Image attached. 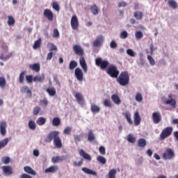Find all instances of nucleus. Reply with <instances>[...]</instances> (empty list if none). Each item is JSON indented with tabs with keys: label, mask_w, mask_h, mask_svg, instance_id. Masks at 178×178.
<instances>
[{
	"label": "nucleus",
	"mask_w": 178,
	"mask_h": 178,
	"mask_svg": "<svg viewBox=\"0 0 178 178\" xmlns=\"http://www.w3.org/2000/svg\"><path fill=\"white\" fill-rule=\"evenodd\" d=\"M110 47L111 48H112L113 49H115V48H118V44H116V42H115L114 40L111 41V42L110 43Z\"/></svg>",
	"instance_id": "nucleus-63"
},
{
	"label": "nucleus",
	"mask_w": 178,
	"mask_h": 178,
	"mask_svg": "<svg viewBox=\"0 0 178 178\" xmlns=\"http://www.w3.org/2000/svg\"><path fill=\"white\" fill-rule=\"evenodd\" d=\"M116 173H118L116 169H111L108 172V178H116Z\"/></svg>",
	"instance_id": "nucleus-35"
},
{
	"label": "nucleus",
	"mask_w": 178,
	"mask_h": 178,
	"mask_svg": "<svg viewBox=\"0 0 178 178\" xmlns=\"http://www.w3.org/2000/svg\"><path fill=\"white\" fill-rule=\"evenodd\" d=\"M72 132V128L70 127H67V128H65L64 129V134H70V133Z\"/></svg>",
	"instance_id": "nucleus-62"
},
{
	"label": "nucleus",
	"mask_w": 178,
	"mask_h": 178,
	"mask_svg": "<svg viewBox=\"0 0 178 178\" xmlns=\"http://www.w3.org/2000/svg\"><path fill=\"white\" fill-rule=\"evenodd\" d=\"M88 140V141H94V140H95V135H94L92 130L89 131Z\"/></svg>",
	"instance_id": "nucleus-41"
},
{
	"label": "nucleus",
	"mask_w": 178,
	"mask_h": 178,
	"mask_svg": "<svg viewBox=\"0 0 178 178\" xmlns=\"http://www.w3.org/2000/svg\"><path fill=\"white\" fill-rule=\"evenodd\" d=\"M120 37L122 40H124L125 38H127V37H129V33H127V31H124L120 33Z\"/></svg>",
	"instance_id": "nucleus-52"
},
{
	"label": "nucleus",
	"mask_w": 178,
	"mask_h": 178,
	"mask_svg": "<svg viewBox=\"0 0 178 178\" xmlns=\"http://www.w3.org/2000/svg\"><path fill=\"white\" fill-rule=\"evenodd\" d=\"M6 86V80L3 77H0V87L3 88Z\"/></svg>",
	"instance_id": "nucleus-51"
},
{
	"label": "nucleus",
	"mask_w": 178,
	"mask_h": 178,
	"mask_svg": "<svg viewBox=\"0 0 178 178\" xmlns=\"http://www.w3.org/2000/svg\"><path fill=\"white\" fill-rule=\"evenodd\" d=\"M46 91L49 93L50 97H55V95H56V90H55L54 88H47Z\"/></svg>",
	"instance_id": "nucleus-30"
},
{
	"label": "nucleus",
	"mask_w": 178,
	"mask_h": 178,
	"mask_svg": "<svg viewBox=\"0 0 178 178\" xmlns=\"http://www.w3.org/2000/svg\"><path fill=\"white\" fill-rule=\"evenodd\" d=\"M26 82L29 84H31V83H33V81H34V79L33 78V75H26Z\"/></svg>",
	"instance_id": "nucleus-50"
},
{
	"label": "nucleus",
	"mask_w": 178,
	"mask_h": 178,
	"mask_svg": "<svg viewBox=\"0 0 178 178\" xmlns=\"http://www.w3.org/2000/svg\"><path fill=\"white\" fill-rule=\"evenodd\" d=\"M79 155L83 158V159H86V161H88L89 162L91 161V156L84 152L83 149H80L79 150Z\"/></svg>",
	"instance_id": "nucleus-17"
},
{
	"label": "nucleus",
	"mask_w": 178,
	"mask_h": 178,
	"mask_svg": "<svg viewBox=\"0 0 178 178\" xmlns=\"http://www.w3.org/2000/svg\"><path fill=\"white\" fill-rule=\"evenodd\" d=\"M42 42V40L40 38L38 40H36L33 46V49H38L41 47V43Z\"/></svg>",
	"instance_id": "nucleus-29"
},
{
	"label": "nucleus",
	"mask_w": 178,
	"mask_h": 178,
	"mask_svg": "<svg viewBox=\"0 0 178 178\" xmlns=\"http://www.w3.org/2000/svg\"><path fill=\"white\" fill-rule=\"evenodd\" d=\"M29 128L31 130H35V129H37V124H35V122L33 121V120H30L29 122Z\"/></svg>",
	"instance_id": "nucleus-37"
},
{
	"label": "nucleus",
	"mask_w": 178,
	"mask_h": 178,
	"mask_svg": "<svg viewBox=\"0 0 178 178\" xmlns=\"http://www.w3.org/2000/svg\"><path fill=\"white\" fill-rule=\"evenodd\" d=\"M79 63L84 73H87L88 68L87 67V63H86V59L84 58V56H81L79 58Z\"/></svg>",
	"instance_id": "nucleus-13"
},
{
	"label": "nucleus",
	"mask_w": 178,
	"mask_h": 178,
	"mask_svg": "<svg viewBox=\"0 0 178 178\" xmlns=\"http://www.w3.org/2000/svg\"><path fill=\"white\" fill-rule=\"evenodd\" d=\"M41 111V107L36 106L35 107L33 108V115L35 116H37L38 113Z\"/></svg>",
	"instance_id": "nucleus-48"
},
{
	"label": "nucleus",
	"mask_w": 178,
	"mask_h": 178,
	"mask_svg": "<svg viewBox=\"0 0 178 178\" xmlns=\"http://www.w3.org/2000/svg\"><path fill=\"white\" fill-rule=\"evenodd\" d=\"M76 67H77V62H76L75 60H72L70 63V65H69L70 70H74Z\"/></svg>",
	"instance_id": "nucleus-40"
},
{
	"label": "nucleus",
	"mask_w": 178,
	"mask_h": 178,
	"mask_svg": "<svg viewBox=\"0 0 178 178\" xmlns=\"http://www.w3.org/2000/svg\"><path fill=\"white\" fill-rule=\"evenodd\" d=\"M9 143V139L8 138H4L3 140L0 141V149L1 148H5L6 145H8V143Z\"/></svg>",
	"instance_id": "nucleus-31"
},
{
	"label": "nucleus",
	"mask_w": 178,
	"mask_h": 178,
	"mask_svg": "<svg viewBox=\"0 0 178 178\" xmlns=\"http://www.w3.org/2000/svg\"><path fill=\"white\" fill-rule=\"evenodd\" d=\"M60 134L59 131H51L45 138L44 143H52L53 140L56 148L60 149L63 147V145L62 144V139L59 136Z\"/></svg>",
	"instance_id": "nucleus-1"
},
{
	"label": "nucleus",
	"mask_w": 178,
	"mask_h": 178,
	"mask_svg": "<svg viewBox=\"0 0 178 178\" xmlns=\"http://www.w3.org/2000/svg\"><path fill=\"white\" fill-rule=\"evenodd\" d=\"M63 161H65V156H54L51 159V162L53 163H58L59 162H63Z\"/></svg>",
	"instance_id": "nucleus-20"
},
{
	"label": "nucleus",
	"mask_w": 178,
	"mask_h": 178,
	"mask_svg": "<svg viewBox=\"0 0 178 178\" xmlns=\"http://www.w3.org/2000/svg\"><path fill=\"white\" fill-rule=\"evenodd\" d=\"M43 15L46 19H49V22H52L54 20V13L49 9H45L44 10Z\"/></svg>",
	"instance_id": "nucleus-12"
},
{
	"label": "nucleus",
	"mask_w": 178,
	"mask_h": 178,
	"mask_svg": "<svg viewBox=\"0 0 178 178\" xmlns=\"http://www.w3.org/2000/svg\"><path fill=\"white\" fill-rule=\"evenodd\" d=\"M8 21L7 23L9 26H14L15 25V18L12 15L8 16Z\"/></svg>",
	"instance_id": "nucleus-38"
},
{
	"label": "nucleus",
	"mask_w": 178,
	"mask_h": 178,
	"mask_svg": "<svg viewBox=\"0 0 178 178\" xmlns=\"http://www.w3.org/2000/svg\"><path fill=\"white\" fill-rule=\"evenodd\" d=\"M74 74L79 81H83V77H84V74H83L81 69L79 67L76 68L74 70Z\"/></svg>",
	"instance_id": "nucleus-11"
},
{
	"label": "nucleus",
	"mask_w": 178,
	"mask_h": 178,
	"mask_svg": "<svg viewBox=\"0 0 178 178\" xmlns=\"http://www.w3.org/2000/svg\"><path fill=\"white\" fill-rule=\"evenodd\" d=\"M117 81L118 83H120V86H122L123 87L128 86L130 81V76H129V72H121L118 78L117 79Z\"/></svg>",
	"instance_id": "nucleus-2"
},
{
	"label": "nucleus",
	"mask_w": 178,
	"mask_h": 178,
	"mask_svg": "<svg viewBox=\"0 0 178 178\" xmlns=\"http://www.w3.org/2000/svg\"><path fill=\"white\" fill-rule=\"evenodd\" d=\"M97 160L98 162H100V163H102V165H105V163H106V159L102 156H97Z\"/></svg>",
	"instance_id": "nucleus-44"
},
{
	"label": "nucleus",
	"mask_w": 178,
	"mask_h": 178,
	"mask_svg": "<svg viewBox=\"0 0 178 178\" xmlns=\"http://www.w3.org/2000/svg\"><path fill=\"white\" fill-rule=\"evenodd\" d=\"M12 56H13V52H10L6 56H3V54L0 55V59L1 60H8L9 58H12Z\"/></svg>",
	"instance_id": "nucleus-34"
},
{
	"label": "nucleus",
	"mask_w": 178,
	"mask_h": 178,
	"mask_svg": "<svg viewBox=\"0 0 178 178\" xmlns=\"http://www.w3.org/2000/svg\"><path fill=\"white\" fill-rule=\"evenodd\" d=\"M1 169L3 170V173H4L6 176H12V174L13 173V168H12V166L3 165Z\"/></svg>",
	"instance_id": "nucleus-9"
},
{
	"label": "nucleus",
	"mask_w": 178,
	"mask_h": 178,
	"mask_svg": "<svg viewBox=\"0 0 178 178\" xmlns=\"http://www.w3.org/2000/svg\"><path fill=\"white\" fill-rule=\"evenodd\" d=\"M99 151L101 155H105V154H106L105 147L104 146H100L99 148Z\"/></svg>",
	"instance_id": "nucleus-61"
},
{
	"label": "nucleus",
	"mask_w": 178,
	"mask_h": 178,
	"mask_svg": "<svg viewBox=\"0 0 178 178\" xmlns=\"http://www.w3.org/2000/svg\"><path fill=\"white\" fill-rule=\"evenodd\" d=\"M135 99L137 102H143V95H141V93H136Z\"/></svg>",
	"instance_id": "nucleus-47"
},
{
	"label": "nucleus",
	"mask_w": 178,
	"mask_h": 178,
	"mask_svg": "<svg viewBox=\"0 0 178 178\" xmlns=\"http://www.w3.org/2000/svg\"><path fill=\"white\" fill-rule=\"evenodd\" d=\"M24 170L26 173H28V175H32V176H35V175H37V172L33 170L30 166H25L24 168Z\"/></svg>",
	"instance_id": "nucleus-21"
},
{
	"label": "nucleus",
	"mask_w": 178,
	"mask_h": 178,
	"mask_svg": "<svg viewBox=\"0 0 178 178\" xmlns=\"http://www.w3.org/2000/svg\"><path fill=\"white\" fill-rule=\"evenodd\" d=\"M152 119L154 124H158V123L162 122V115L159 111H156L152 113Z\"/></svg>",
	"instance_id": "nucleus-7"
},
{
	"label": "nucleus",
	"mask_w": 178,
	"mask_h": 178,
	"mask_svg": "<svg viewBox=\"0 0 178 178\" xmlns=\"http://www.w3.org/2000/svg\"><path fill=\"white\" fill-rule=\"evenodd\" d=\"M166 105H171L174 108H176V100L171 99L170 100H166L165 102Z\"/></svg>",
	"instance_id": "nucleus-36"
},
{
	"label": "nucleus",
	"mask_w": 178,
	"mask_h": 178,
	"mask_svg": "<svg viewBox=\"0 0 178 178\" xmlns=\"http://www.w3.org/2000/svg\"><path fill=\"white\" fill-rule=\"evenodd\" d=\"M0 133L1 136H5L6 134V122L1 121L0 122Z\"/></svg>",
	"instance_id": "nucleus-18"
},
{
	"label": "nucleus",
	"mask_w": 178,
	"mask_h": 178,
	"mask_svg": "<svg viewBox=\"0 0 178 178\" xmlns=\"http://www.w3.org/2000/svg\"><path fill=\"white\" fill-rule=\"evenodd\" d=\"M104 42V37L102 35L97 36L95 40L93 42L94 47H99L102 45Z\"/></svg>",
	"instance_id": "nucleus-16"
},
{
	"label": "nucleus",
	"mask_w": 178,
	"mask_h": 178,
	"mask_svg": "<svg viewBox=\"0 0 178 178\" xmlns=\"http://www.w3.org/2000/svg\"><path fill=\"white\" fill-rule=\"evenodd\" d=\"M52 37H54V38H59V31H58L57 29H54Z\"/></svg>",
	"instance_id": "nucleus-56"
},
{
	"label": "nucleus",
	"mask_w": 178,
	"mask_h": 178,
	"mask_svg": "<svg viewBox=\"0 0 178 178\" xmlns=\"http://www.w3.org/2000/svg\"><path fill=\"white\" fill-rule=\"evenodd\" d=\"M175 158V152L172 149H166L165 152L163 154V159L165 161L173 159Z\"/></svg>",
	"instance_id": "nucleus-6"
},
{
	"label": "nucleus",
	"mask_w": 178,
	"mask_h": 178,
	"mask_svg": "<svg viewBox=\"0 0 178 178\" xmlns=\"http://www.w3.org/2000/svg\"><path fill=\"white\" fill-rule=\"evenodd\" d=\"M1 161L6 165L10 162V159L8 156L3 157Z\"/></svg>",
	"instance_id": "nucleus-59"
},
{
	"label": "nucleus",
	"mask_w": 178,
	"mask_h": 178,
	"mask_svg": "<svg viewBox=\"0 0 178 178\" xmlns=\"http://www.w3.org/2000/svg\"><path fill=\"white\" fill-rule=\"evenodd\" d=\"M45 77L44 76H35L33 77V81L37 82L40 81V83L44 81Z\"/></svg>",
	"instance_id": "nucleus-43"
},
{
	"label": "nucleus",
	"mask_w": 178,
	"mask_h": 178,
	"mask_svg": "<svg viewBox=\"0 0 178 178\" xmlns=\"http://www.w3.org/2000/svg\"><path fill=\"white\" fill-rule=\"evenodd\" d=\"M90 11L92 13V15L97 16V15L99 13V8H98V6H97L96 4H94L90 6Z\"/></svg>",
	"instance_id": "nucleus-23"
},
{
	"label": "nucleus",
	"mask_w": 178,
	"mask_h": 178,
	"mask_svg": "<svg viewBox=\"0 0 178 178\" xmlns=\"http://www.w3.org/2000/svg\"><path fill=\"white\" fill-rule=\"evenodd\" d=\"M127 55H129V56H131L132 58L136 56V54L134 53V51H133V49H128L127 50Z\"/></svg>",
	"instance_id": "nucleus-55"
},
{
	"label": "nucleus",
	"mask_w": 178,
	"mask_h": 178,
	"mask_svg": "<svg viewBox=\"0 0 178 178\" xmlns=\"http://www.w3.org/2000/svg\"><path fill=\"white\" fill-rule=\"evenodd\" d=\"M24 92L26 94L27 97H31L32 95L31 90L27 86L24 88Z\"/></svg>",
	"instance_id": "nucleus-46"
},
{
	"label": "nucleus",
	"mask_w": 178,
	"mask_h": 178,
	"mask_svg": "<svg viewBox=\"0 0 178 178\" xmlns=\"http://www.w3.org/2000/svg\"><path fill=\"white\" fill-rule=\"evenodd\" d=\"M83 162H84V159H81L78 163H77V161H74L73 165L75 167L81 166L83 164Z\"/></svg>",
	"instance_id": "nucleus-58"
},
{
	"label": "nucleus",
	"mask_w": 178,
	"mask_h": 178,
	"mask_svg": "<svg viewBox=\"0 0 178 178\" xmlns=\"http://www.w3.org/2000/svg\"><path fill=\"white\" fill-rule=\"evenodd\" d=\"M107 74H109L111 77L113 79H118L119 76V70H118V67L115 65H110L107 69Z\"/></svg>",
	"instance_id": "nucleus-4"
},
{
	"label": "nucleus",
	"mask_w": 178,
	"mask_h": 178,
	"mask_svg": "<svg viewBox=\"0 0 178 178\" xmlns=\"http://www.w3.org/2000/svg\"><path fill=\"white\" fill-rule=\"evenodd\" d=\"M100 111H101V108H99V106L95 104L91 105V112H92V113H99Z\"/></svg>",
	"instance_id": "nucleus-27"
},
{
	"label": "nucleus",
	"mask_w": 178,
	"mask_h": 178,
	"mask_svg": "<svg viewBox=\"0 0 178 178\" xmlns=\"http://www.w3.org/2000/svg\"><path fill=\"white\" fill-rule=\"evenodd\" d=\"M122 115H123V116H124L125 119H127V120L131 118V114H130V112H129V111L123 113Z\"/></svg>",
	"instance_id": "nucleus-64"
},
{
	"label": "nucleus",
	"mask_w": 178,
	"mask_h": 178,
	"mask_svg": "<svg viewBox=\"0 0 178 178\" xmlns=\"http://www.w3.org/2000/svg\"><path fill=\"white\" fill-rule=\"evenodd\" d=\"M135 36L136 40H141V38L144 37V35L143 34V32L138 31L135 33Z\"/></svg>",
	"instance_id": "nucleus-45"
},
{
	"label": "nucleus",
	"mask_w": 178,
	"mask_h": 178,
	"mask_svg": "<svg viewBox=\"0 0 178 178\" xmlns=\"http://www.w3.org/2000/svg\"><path fill=\"white\" fill-rule=\"evenodd\" d=\"M30 69L34 70V72H39L41 69L40 63H34L29 65Z\"/></svg>",
	"instance_id": "nucleus-25"
},
{
	"label": "nucleus",
	"mask_w": 178,
	"mask_h": 178,
	"mask_svg": "<svg viewBox=\"0 0 178 178\" xmlns=\"http://www.w3.org/2000/svg\"><path fill=\"white\" fill-rule=\"evenodd\" d=\"M58 165H51L49 168L45 169L44 173H56L58 172Z\"/></svg>",
	"instance_id": "nucleus-19"
},
{
	"label": "nucleus",
	"mask_w": 178,
	"mask_h": 178,
	"mask_svg": "<svg viewBox=\"0 0 178 178\" xmlns=\"http://www.w3.org/2000/svg\"><path fill=\"white\" fill-rule=\"evenodd\" d=\"M72 49L76 54V55H78V56H84V49H83V47L79 44H75L73 46Z\"/></svg>",
	"instance_id": "nucleus-8"
},
{
	"label": "nucleus",
	"mask_w": 178,
	"mask_h": 178,
	"mask_svg": "<svg viewBox=\"0 0 178 178\" xmlns=\"http://www.w3.org/2000/svg\"><path fill=\"white\" fill-rule=\"evenodd\" d=\"M168 5L172 9H177V2H176L175 0H168Z\"/></svg>",
	"instance_id": "nucleus-32"
},
{
	"label": "nucleus",
	"mask_w": 178,
	"mask_h": 178,
	"mask_svg": "<svg viewBox=\"0 0 178 178\" xmlns=\"http://www.w3.org/2000/svg\"><path fill=\"white\" fill-rule=\"evenodd\" d=\"M134 126H138L141 123V117L138 111H136L134 115Z\"/></svg>",
	"instance_id": "nucleus-14"
},
{
	"label": "nucleus",
	"mask_w": 178,
	"mask_h": 178,
	"mask_svg": "<svg viewBox=\"0 0 178 178\" xmlns=\"http://www.w3.org/2000/svg\"><path fill=\"white\" fill-rule=\"evenodd\" d=\"M71 27L72 30H77L79 29V19L76 15H73L71 18Z\"/></svg>",
	"instance_id": "nucleus-10"
},
{
	"label": "nucleus",
	"mask_w": 178,
	"mask_h": 178,
	"mask_svg": "<svg viewBox=\"0 0 178 178\" xmlns=\"http://www.w3.org/2000/svg\"><path fill=\"white\" fill-rule=\"evenodd\" d=\"M127 141L129 143L134 144V143H136V138L134 137V136L133 134H129L127 136Z\"/></svg>",
	"instance_id": "nucleus-42"
},
{
	"label": "nucleus",
	"mask_w": 178,
	"mask_h": 178,
	"mask_svg": "<svg viewBox=\"0 0 178 178\" xmlns=\"http://www.w3.org/2000/svg\"><path fill=\"white\" fill-rule=\"evenodd\" d=\"M52 6L54 10H56L57 12H59L60 8H59V4H58L57 2H53Z\"/></svg>",
	"instance_id": "nucleus-57"
},
{
	"label": "nucleus",
	"mask_w": 178,
	"mask_h": 178,
	"mask_svg": "<svg viewBox=\"0 0 178 178\" xmlns=\"http://www.w3.org/2000/svg\"><path fill=\"white\" fill-rule=\"evenodd\" d=\"M36 123L38 126H44V124H45V123H47V118H45L44 117H40L36 120Z\"/></svg>",
	"instance_id": "nucleus-24"
},
{
	"label": "nucleus",
	"mask_w": 178,
	"mask_h": 178,
	"mask_svg": "<svg viewBox=\"0 0 178 178\" xmlns=\"http://www.w3.org/2000/svg\"><path fill=\"white\" fill-rule=\"evenodd\" d=\"M104 106H106L107 108H112V102L109 99H105L104 102Z\"/></svg>",
	"instance_id": "nucleus-49"
},
{
	"label": "nucleus",
	"mask_w": 178,
	"mask_h": 178,
	"mask_svg": "<svg viewBox=\"0 0 178 178\" xmlns=\"http://www.w3.org/2000/svg\"><path fill=\"white\" fill-rule=\"evenodd\" d=\"M74 138L76 144L77 143H80L81 141V136H80V135H74Z\"/></svg>",
	"instance_id": "nucleus-60"
},
{
	"label": "nucleus",
	"mask_w": 178,
	"mask_h": 178,
	"mask_svg": "<svg viewBox=\"0 0 178 178\" xmlns=\"http://www.w3.org/2000/svg\"><path fill=\"white\" fill-rule=\"evenodd\" d=\"M143 16H144V14H143V12L141 11H136L134 13V17L136 20H141L143 19Z\"/></svg>",
	"instance_id": "nucleus-26"
},
{
	"label": "nucleus",
	"mask_w": 178,
	"mask_h": 178,
	"mask_svg": "<svg viewBox=\"0 0 178 178\" xmlns=\"http://www.w3.org/2000/svg\"><path fill=\"white\" fill-rule=\"evenodd\" d=\"M48 45H49V51L52 52V51H58V48L56 47L54 43H49Z\"/></svg>",
	"instance_id": "nucleus-53"
},
{
	"label": "nucleus",
	"mask_w": 178,
	"mask_h": 178,
	"mask_svg": "<svg viewBox=\"0 0 178 178\" xmlns=\"http://www.w3.org/2000/svg\"><path fill=\"white\" fill-rule=\"evenodd\" d=\"M82 170L87 175H93L94 176H97V173L95 171H92L88 168H83Z\"/></svg>",
	"instance_id": "nucleus-33"
},
{
	"label": "nucleus",
	"mask_w": 178,
	"mask_h": 178,
	"mask_svg": "<svg viewBox=\"0 0 178 178\" xmlns=\"http://www.w3.org/2000/svg\"><path fill=\"white\" fill-rule=\"evenodd\" d=\"M172 133H173V127H167L164 128L160 134V140L161 141L163 140H165V138L170 137V136H172Z\"/></svg>",
	"instance_id": "nucleus-3"
},
{
	"label": "nucleus",
	"mask_w": 178,
	"mask_h": 178,
	"mask_svg": "<svg viewBox=\"0 0 178 178\" xmlns=\"http://www.w3.org/2000/svg\"><path fill=\"white\" fill-rule=\"evenodd\" d=\"M147 59L152 66H155V60L151 56H147Z\"/></svg>",
	"instance_id": "nucleus-54"
},
{
	"label": "nucleus",
	"mask_w": 178,
	"mask_h": 178,
	"mask_svg": "<svg viewBox=\"0 0 178 178\" xmlns=\"http://www.w3.org/2000/svg\"><path fill=\"white\" fill-rule=\"evenodd\" d=\"M138 147H140L141 148H144L145 145H147V140H145V138H140L138 140Z\"/></svg>",
	"instance_id": "nucleus-28"
},
{
	"label": "nucleus",
	"mask_w": 178,
	"mask_h": 178,
	"mask_svg": "<svg viewBox=\"0 0 178 178\" xmlns=\"http://www.w3.org/2000/svg\"><path fill=\"white\" fill-rule=\"evenodd\" d=\"M96 66L100 67L102 70H105L109 66V61L104 60L102 58H97L95 59Z\"/></svg>",
	"instance_id": "nucleus-5"
},
{
	"label": "nucleus",
	"mask_w": 178,
	"mask_h": 178,
	"mask_svg": "<svg viewBox=\"0 0 178 178\" xmlns=\"http://www.w3.org/2000/svg\"><path fill=\"white\" fill-rule=\"evenodd\" d=\"M111 99H112L113 102H114V104H115L116 105H119L122 102V100H120V98L116 94L111 95Z\"/></svg>",
	"instance_id": "nucleus-22"
},
{
	"label": "nucleus",
	"mask_w": 178,
	"mask_h": 178,
	"mask_svg": "<svg viewBox=\"0 0 178 178\" xmlns=\"http://www.w3.org/2000/svg\"><path fill=\"white\" fill-rule=\"evenodd\" d=\"M60 124V118L56 117L52 120V125L55 127H58Z\"/></svg>",
	"instance_id": "nucleus-39"
},
{
	"label": "nucleus",
	"mask_w": 178,
	"mask_h": 178,
	"mask_svg": "<svg viewBox=\"0 0 178 178\" xmlns=\"http://www.w3.org/2000/svg\"><path fill=\"white\" fill-rule=\"evenodd\" d=\"M74 97L78 104H79L80 105H83V104H84V96H83V94H81V92H76L74 95Z\"/></svg>",
	"instance_id": "nucleus-15"
}]
</instances>
